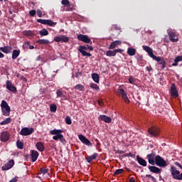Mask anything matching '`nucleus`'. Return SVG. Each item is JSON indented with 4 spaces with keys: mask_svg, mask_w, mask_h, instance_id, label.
Segmentation results:
<instances>
[{
    "mask_svg": "<svg viewBox=\"0 0 182 182\" xmlns=\"http://www.w3.org/2000/svg\"><path fill=\"white\" fill-rule=\"evenodd\" d=\"M126 92H124V90L120 88L118 90V95H121L122 96H123V95H125Z\"/></svg>",
    "mask_w": 182,
    "mask_h": 182,
    "instance_id": "obj_52",
    "label": "nucleus"
},
{
    "mask_svg": "<svg viewBox=\"0 0 182 182\" xmlns=\"http://www.w3.org/2000/svg\"><path fill=\"white\" fill-rule=\"evenodd\" d=\"M170 94L172 97H178V91H177L176 84L174 83L171 84Z\"/></svg>",
    "mask_w": 182,
    "mask_h": 182,
    "instance_id": "obj_11",
    "label": "nucleus"
},
{
    "mask_svg": "<svg viewBox=\"0 0 182 182\" xmlns=\"http://www.w3.org/2000/svg\"><path fill=\"white\" fill-rule=\"evenodd\" d=\"M87 50V46H80L78 48V51L82 55V56H87L90 58L92 56V53L86 52Z\"/></svg>",
    "mask_w": 182,
    "mask_h": 182,
    "instance_id": "obj_6",
    "label": "nucleus"
},
{
    "mask_svg": "<svg viewBox=\"0 0 182 182\" xmlns=\"http://www.w3.org/2000/svg\"><path fill=\"white\" fill-rule=\"evenodd\" d=\"M146 159H148V162L149 164L154 166L155 164V159H156V154L152 152L146 156Z\"/></svg>",
    "mask_w": 182,
    "mask_h": 182,
    "instance_id": "obj_12",
    "label": "nucleus"
},
{
    "mask_svg": "<svg viewBox=\"0 0 182 182\" xmlns=\"http://www.w3.org/2000/svg\"><path fill=\"white\" fill-rule=\"evenodd\" d=\"M54 41L55 42H62V35L55 37Z\"/></svg>",
    "mask_w": 182,
    "mask_h": 182,
    "instance_id": "obj_45",
    "label": "nucleus"
},
{
    "mask_svg": "<svg viewBox=\"0 0 182 182\" xmlns=\"http://www.w3.org/2000/svg\"><path fill=\"white\" fill-rule=\"evenodd\" d=\"M92 78L94 80V82H95V83H99L100 80V76L97 73H92Z\"/></svg>",
    "mask_w": 182,
    "mask_h": 182,
    "instance_id": "obj_25",
    "label": "nucleus"
},
{
    "mask_svg": "<svg viewBox=\"0 0 182 182\" xmlns=\"http://www.w3.org/2000/svg\"><path fill=\"white\" fill-rule=\"evenodd\" d=\"M57 97H63V92L61 90H56Z\"/></svg>",
    "mask_w": 182,
    "mask_h": 182,
    "instance_id": "obj_40",
    "label": "nucleus"
},
{
    "mask_svg": "<svg viewBox=\"0 0 182 182\" xmlns=\"http://www.w3.org/2000/svg\"><path fill=\"white\" fill-rule=\"evenodd\" d=\"M50 112H52L53 113H56V110H58V107L56 106V105L55 104H51L50 105Z\"/></svg>",
    "mask_w": 182,
    "mask_h": 182,
    "instance_id": "obj_32",
    "label": "nucleus"
},
{
    "mask_svg": "<svg viewBox=\"0 0 182 182\" xmlns=\"http://www.w3.org/2000/svg\"><path fill=\"white\" fill-rule=\"evenodd\" d=\"M16 146L18 149H20V150L23 149V143L21 141V140L18 139L16 141Z\"/></svg>",
    "mask_w": 182,
    "mask_h": 182,
    "instance_id": "obj_33",
    "label": "nucleus"
},
{
    "mask_svg": "<svg viewBox=\"0 0 182 182\" xmlns=\"http://www.w3.org/2000/svg\"><path fill=\"white\" fill-rule=\"evenodd\" d=\"M60 137H62V134H57V135H55L54 136H53V139L58 141V140H60Z\"/></svg>",
    "mask_w": 182,
    "mask_h": 182,
    "instance_id": "obj_46",
    "label": "nucleus"
},
{
    "mask_svg": "<svg viewBox=\"0 0 182 182\" xmlns=\"http://www.w3.org/2000/svg\"><path fill=\"white\" fill-rule=\"evenodd\" d=\"M171 174L175 180L178 179V176H180V172L178 170H177V168H176L174 166L171 167Z\"/></svg>",
    "mask_w": 182,
    "mask_h": 182,
    "instance_id": "obj_9",
    "label": "nucleus"
},
{
    "mask_svg": "<svg viewBox=\"0 0 182 182\" xmlns=\"http://www.w3.org/2000/svg\"><path fill=\"white\" fill-rule=\"evenodd\" d=\"M9 137H11V136L9 135L8 132H1V141H4V143L8 141V140H9Z\"/></svg>",
    "mask_w": 182,
    "mask_h": 182,
    "instance_id": "obj_18",
    "label": "nucleus"
},
{
    "mask_svg": "<svg viewBox=\"0 0 182 182\" xmlns=\"http://www.w3.org/2000/svg\"><path fill=\"white\" fill-rule=\"evenodd\" d=\"M114 43H115V46H119V45H122V41H114Z\"/></svg>",
    "mask_w": 182,
    "mask_h": 182,
    "instance_id": "obj_59",
    "label": "nucleus"
},
{
    "mask_svg": "<svg viewBox=\"0 0 182 182\" xmlns=\"http://www.w3.org/2000/svg\"><path fill=\"white\" fill-rule=\"evenodd\" d=\"M48 171H49V169H46L43 168H41V173H42V174H46Z\"/></svg>",
    "mask_w": 182,
    "mask_h": 182,
    "instance_id": "obj_53",
    "label": "nucleus"
},
{
    "mask_svg": "<svg viewBox=\"0 0 182 182\" xmlns=\"http://www.w3.org/2000/svg\"><path fill=\"white\" fill-rule=\"evenodd\" d=\"M146 70L148 72H151V70H153V68H151V65L146 66Z\"/></svg>",
    "mask_w": 182,
    "mask_h": 182,
    "instance_id": "obj_58",
    "label": "nucleus"
},
{
    "mask_svg": "<svg viewBox=\"0 0 182 182\" xmlns=\"http://www.w3.org/2000/svg\"><path fill=\"white\" fill-rule=\"evenodd\" d=\"M142 48L144 50H145V52H147L149 56H150V58H151L153 59V58L154 56V53H153V50L151 49V48H150L149 46H143Z\"/></svg>",
    "mask_w": 182,
    "mask_h": 182,
    "instance_id": "obj_17",
    "label": "nucleus"
},
{
    "mask_svg": "<svg viewBox=\"0 0 182 182\" xmlns=\"http://www.w3.org/2000/svg\"><path fill=\"white\" fill-rule=\"evenodd\" d=\"M1 52H3V53H11L12 52V47L7 46L4 47H0Z\"/></svg>",
    "mask_w": 182,
    "mask_h": 182,
    "instance_id": "obj_20",
    "label": "nucleus"
},
{
    "mask_svg": "<svg viewBox=\"0 0 182 182\" xmlns=\"http://www.w3.org/2000/svg\"><path fill=\"white\" fill-rule=\"evenodd\" d=\"M30 16H35L36 15V10H31L29 11Z\"/></svg>",
    "mask_w": 182,
    "mask_h": 182,
    "instance_id": "obj_54",
    "label": "nucleus"
},
{
    "mask_svg": "<svg viewBox=\"0 0 182 182\" xmlns=\"http://www.w3.org/2000/svg\"><path fill=\"white\" fill-rule=\"evenodd\" d=\"M155 164L159 166V167H167V162L160 155L156 156Z\"/></svg>",
    "mask_w": 182,
    "mask_h": 182,
    "instance_id": "obj_3",
    "label": "nucleus"
},
{
    "mask_svg": "<svg viewBox=\"0 0 182 182\" xmlns=\"http://www.w3.org/2000/svg\"><path fill=\"white\" fill-rule=\"evenodd\" d=\"M47 21L48 20H46V19H42V18L37 19V22L38 23H42L43 25H46Z\"/></svg>",
    "mask_w": 182,
    "mask_h": 182,
    "instance_id": "obj_42",
    "label": "nucleus"
},
{
    "mask_svg": "<svg viewBox=\"0 0 182 182\" xmlns=\"http://www.w3.org/2000/svg\"><path fill=\"white\" fill-rule=\"evenodd\" d=\"M175 166H177L178 167H179V168L182 169V165H181L180 163L178 162H175Z\"/></svg>",
    "mask_w": 182,
    "mask_h": 182,
    "instance_id": "obj_62",
    "label": "nucleus"
},
{
    "mask_svg": "<svg viewBox=\"0 0 182 182\" xmlns=\"http://www.w3.org/2000/svg\"><path fill=\"white\" fill-rule=\"evenodd\" d=\"M114 51L116 52V54L117 53H122V52H123V50H122V49H116V50H114Z\"/></svg>",
    "mask_w": 182,
    "mask_h": 182,
    "instance_id": "obj_63",
    "label": "nucleus"
},
{
    "mask_svg": "<svg viewBox=\"0 0 182 182\" xmlns=\"http://www.w3.org/2000/svg\"><path fill=\"white\" fill-rule=\"evenodd\" d=\"M1 111L4 116H9L11 113V107L8 105V102L5 100L1 101Z\"/></svg>",
    "mask_w": 182,
    "mask_h": 182,
    "instance_id": "obj_1",
    "label": "nucleus"
},
{
    "mask_svg": "<svg viewBox=\"0 0 182 182\" xmlns=\"http://www.w3.org/2000/svg\"><path fill=\"white\" fill-rule=\"evenodd\" d=\"M39 34L41 36H48V35H49V31H48L46 28H43L42 31H39Z\"/></svg>",
    "mask_w": 182,
    "mask_h": 182,
    "instance_id": "obj_31",
    "label": "nucleus"
},
{
    "mask_svg": "<svg viewBox=\"0 0 182 182\" xmlns=\"http://www.w3.org/2000/svg\"><path fill=\"white\" fill-rule=\"evenodd\" d=\"M74 89H76L77 90H80V92H82L83 89H85V86H83L81 84H78L74 87Z\"/></svg>",
    "mask_w": 182,
    "mask_h": 182,
    "instance_id": "obj_34",
    "label": "nucleus"
},
{
    "mask_svg": "<svg viewBox=\"0 0 182 182\" xmlns=\"http://www.w3.org/2000/svg\"><path fill=\"white\" fill-rule=\"evenodd\" d=\"M182 60V55L181 56H177L175 60H174V62H181Z\"/></svg>",
    "mask_w": 182,
    "mask_h": 182,
    "instance_id": "obj_55",
    "label": "nucleus"
},
{
    "mask_svg": "<svg viewBox=\"0 0 182 182\" xmlns=\"http://www.w3.org/2000/svg\"><path fill=\"white\" fill-rule=\"evenodd\" d=\"M113 28L115 29V31H120V28H119L117 24H114Z\"/></svg>",
    "mask_w": 182,
    "mask_h": 182,
    "instance_id": "obj_61",
    "label": "nucleus"
},
{
    "mask_svg": "<svg viewBox=\"0 0 182 182\" xmlns=\"http://www.w3.org/2000/svg\"><path fill=\"white\" fill-rule=\"evenodd\" d=\"M116 46H117L116 45V43H114V41H113L112 43H111V44L109 46V49H114L116 48Z\"/></svg>",
    "mask_w": 182,
    "mask_h": 182,
    "instance_id": "obj_51",
    "label": "nucleus"
},
{
    "mask_svg": "<svg viewBox=\"0 0 182 182\" xmlns=\"http://www.w3.org/2000/svg\"><path fill=\"white\" fill-rule=\"evenodd\" d=\"M152 59L154 60H156L158 63V65H161V69H166V65H167V63L164 60V58L160 57V56H156L154 55Z\"/></svg>",
    "mask_w": 182,
    "mask_h": 182,
    "instance_id": "obj_4",
    "label": "nucleus"
},
{
    "mask_svg": "<svg viewBox=\"0 0 182 182\" xmlns=\"http://www.w3.org/2000/svg\"><path fill=\"white\" fill-rule=\"evenodd\" d=\"M136 161H137V163H139V164L140 166H142L143 167L147 166V161H146V160H144V159L140 157V156H139V155L136 156Z\"/></svg>",
    "mask_w": 182,
    "mask_h": 182,
    "instance_id": "obj_19",
    "label": "nucleus"
},
{
    "mask_svg": "<svg viewBox=\"0 0 182 182\" xmlns=\"http://www.w3.org/2000/svg\"><path fill=\"white\" fill-rule=\"evenodd\" d=\"M98 154L97 153H94L91 156H87L85 159L87 161V163H92L93 160H95V159L97 157Z\"/></svg>",
    "mask_w": 182,
    "mask_h": 182,
    "instance_id": "obj_22",
    "label": "nucleus"
},
{
    "mask_svg": "<svg viewBox=\"0 0 182 182\" xmlns=\"http://www.w3.org/2000/svg\"><path fill=\"white\" fill-rule=\"evenodd\" d=\"M6 85V89H8V90H9L10 92H13V93H15V92H16V87L14 85H12V82H11V81L7 80Z\"/></svg>",
    "mask_w": 182,
    "mask_h": 182,
    "instance_id": "obj_16",
    "label": "nucleus"
},
{
    "mask_svg": "<svg viewBox=\"0 0 182 182\" xmlns=\"http://www.w3.org/2000/svg\"><path fill=\"white\" fill-rule=\"evenodd\" d=\"M129 182H136V180L134 179V177L129 178Z\"/></svg>",
    "mask_w": 182,
    "mask_h": 182,
    "instance_id": "obj_64",
    "label": "nucleus"
},
{
    "mask_svg": "<svg viewBox=\"0 0 182 182\" xmlns=\"http://www.w3.org/2000/svg\"><path fill=\"white\" fill-rule=\"evenodd\" d=\"M127 53L129 56H134V55H136V49L129 48L127 50Z\"/></svg>",
    "mask_w": 182,
    "mask_h": 182,
    "instance_id": "obj_28",
    "label": "nucleus"
},
{
    "mask_svg": "<svg viewBox=\"0 0 182 182\" xmlns=\"http://www.w3.org/2000/svg\"><path fill=\"white\" fill-rule=\"evenodd\" d=\"M78 139L80 140V141H82L83 144H85V146H93L92 142H90V141H89V139H87V138H86V136H83L82 134H80L78 136Z\"/></svg>",
    "mask_w": 182,
    "mask_h": 182,
    "instance_id": "obj_10",
    "label": "nucleus"
},
{
    "mask_svg": "<svg viewBox=\"0 0 182 182\" xmlns=\"http://www.w3.org/2000/svg\"><path fill=\"white\" fill-rule=\"evenodd\" d=\"M50 134L56 136L58 134V129L51 130L50 132Z\"/></svg>",
    "mask_w": 182,
    "mask_h": 182,
    "instance_id": "obj_56",
    "label": "nucleus"
},
{
    "mask_svg": "<svg viewBox=\"0 0 182 182\" xmlns=\"http://www.w3.org/2000/svg\"><path fill=\"white\" fill-rule=\"evenodd\" d=\"M168 36L171 42H173V43L178 42V36H177V34L176 33V32L171 30L168 31Z\"/></svg>",
    "mask_w": 182,
    "mask_h": 182,
    "instance_id": "obj_5",
    "label": "nucleus"
},
{
    "mask_svg": "<svg viewBox=\"0 0 182 182\" xmlns=\"http://www.w3.org/2000/svg\"><path fill=\"white\" fill-rule=\"evenodd\" d=\"M33 132H34L33 128L24 127L21 129L20 132V134L21 136H30V134H32Z\"/></svg>",
    "mask_w": 182,
    "mask_h": 182,
    "instance_id": "obj_8",
    "label": "nucleus"
},
{
    "mask_svg": "<svg viewBox=\"0 0 182 182\" xmlns=\"http://www.w3.org/2000/svg\"><path fill=\"white\" fill-rule=\"evenodd\" d=\"M38 157H39V153L37 151L32 150L31 151V161L35 163L36 160H38Z\"/></svg>",
    "mask_w": 182,
    "mask_h": 182,
    "instance_id": "obj_21",
    "label": "nucleus"
},
{
    "mask_svg": "<svg viewBox=\"0 0 182 182\" xmlns=\"http://www.w3.org/2000/svg\"><path fill=\"white\" fill-rule=\"evenodd\" d=\"M37 15H38V18H42V11L37 10Z\"/></svg>",
    "mask_w": 182,
    "mask_h": 182,
    "instance_id": "obj_57",
    "label": "nucleus"
},
{
    "mask_svg": "<svg viewBox=\"0 0 182 182\" xmlns=\"http://www.w3.org/2000/svg\"><path fill=\"white\" fill-rule=\"evenodd\" d=\"M123 169H117L114 172V176H119V174H122L123 173Z\"/></svg>",
    "mask_w": 182,
    "mask_h": 182,
    "instance_id": "obj_44",
    "label": "nucleus"
},
{
    "mask_svg": "<svg viewBox=\"0 0 182 182\" xmlns=\"http://www.w3.org/2000/svg\"><path fill=\"white\" fill-rule=\"evenodd\" d=\"M124 156V157H132V159H134V157H136V155L132 154V153H127Z\"/></svg>",
    "mask_w": 182,
    "mask_h": 182,
    "instance_id": "obj_47",
    "label": "nucleus"
},
{
    "mask_svg": "<svg viewBox=\"0 0 182 182\" xmlns=\"http://www.w3.org/2000/svg\"><path fill=\"white\" fill-rule=\"evenodd\" d=\"M146 177L149 178H151L152 181L153 182H157V179H156L154 178V176H151V175H149V174H146Z\"/></svg>",
    "mask_w": 182,
    "mask_h": 182,
    "instance_id": "obj_48",
    "label": "nucleus"
},
{
    "mask_svg": "<svg viewBox=\"0 0 182 182\" xmlns=\"http://www.w3.org/2000/svg\"><path fill=\"white\" fill-rule=\"evenodd\" d=\"M12 122V119L11 118H6L4 121H2L0 124L1 126H5V124H9Z\"/></svg>",
    "mask_w": 182,
    "mask_h": 182,
    "instance_id": "obj_30",
    "label": "nucleus"
},
{
    "mask_svg": "<svg viewBox=\"0 0 182 182\" xmlns=\"http://www.w3.org/2000/svg\"><path fill=\"white\" fill-rule=\"evenodd\" d=\"M98 120L100 122H105V123H112V118L106 115H100Z\"/></svg>",
    "mask_w": 182,
    "mask_h": 182,
    "instance_id": "obj_14",
    "label": "nucleus"
},
{
    "mask_svg": "<svg viewBox=\"0 0 182 182\" xmlns=\"http://www.w3.org/2000/svg\"><path fill=\"white\" fill-rule=\"evenodd\" d=\"M23 49H35V46L31 45V43H29V41H27L23 43Z\"/></svg>",
    "mask_w": 182,
    "mask_h": 182,
    "instance_id": "obj_24",
    "label": "nucleus"
},
{
    "mask_svg": "<svg viewBox=\"0 0 182 182\" xmlns=\"http://www.w3.org/2000/svg\"><path fill=\"white\" fill-rule=\"evenodd\" d=\"M15 164V161L14 159H11L5 166H3L1 167V170L6 171L14 167V165Z\"/></svg>",
    "mask_w": 182,
    "mask_h": 182,
    "instance_id": "obj_13",
    "label": "nucleus"
},
{
    "mask_svg": "<svg viewBox=\"0 0 182 182\" xmlns=\"http://www.w3.org/2000/svg\"><path fill=\"white\" fill-rule=\"evenodd\" d=\"M46 25H48V26H55V25H56V23L52 20L47 19Z\"/></svg>",
    "mask_w": 182,
    "mask_h": 182,
    "instance_id": "obj_38",
    "label": "nucleus"
},
{
    "mask_svg": "<svg viewBox=\"0 0 182 182\" xmlns=\"http://www.w3.org/2000/svg\"><path fill=\"white\" fill-rule=\"evenodd\" d=\"M148 133L151 137H157L160 134V129L156 126H152L148 129Z\"/></svg>",
    "mask_w": 182,
    "mask_h": 182,
    "instance_id": "obj_2",
    "label": "nucleus"
},
{
    "mask_svg": "<svg viewBox=\"0 0 182 182\" xmlns=\"http://www.w3.org/2000/svg\"><path fill=\"white\" fill-rule=\"evenodd\" d=\"M77 39L81 42H84V43H90V45L92 43V40L87 35L80 34L77 36Z\"/></svg>",
    "mask_w": 182,
    "mask_h": 182,
    "instance_id": "obj_7",
    "label": "nucleus"
},
{
    "mask_svg": "<svg viewBox=\"0 0 182 182\" xmlns=\"http://www.w3.org/2000/svg\"><path fill=\"white\" fill-rule=\"evenodd\" d=\"M36 147L37 150H38V151H45V145L41 141L37 142L36 144Z\"/></svg>",
    "mask_w": 182,
    "mask_h": 182,
    "instance_id": "obj_23",
    "label": "nucleus"
},
{
    "mask_svg": "<svg viewBox=\"0 0 182 182\" xmlns=\"http://www.w3.org/2000/svg\"><path fill=\"white\" fill-rule=\"evenodd\" d=\"M60 141L63 144H66V139H65V137L63 136V135H61V137H60Z\"/></svg>",
    "mask_w": 182,
    "mask_h": 182,
    "instance_id": "obj_49",
    "label": "nucleus"
},
{
    "mask_svg": "<svg viewBox=\"0 0 182 182\" xmlns=\"http://www.w3.org/2000/svg\"><path fill=\"white\" fill-rule=\"evenodd\" d=\"M36 43H38L39 45H49V40L39 39L36 41Z\"/></svg>",
    "mask_w": 182,
    "mask_h": 182,
    "instance_id": "obj_27",
    "label": "nucleus"
},
{
    "mask_svg": "<svg viewBox=\"0 0 182 182\" xmlns=\"http://www.w3.org/2000/svg\"><path fill=\"white\" fill-rule=\"evenodd\" d=\"M128 80L129 83H130L131 85H133V83L136 82V80H134V77H133L132 76H130Z\"/></svg>",
    "mask_w": 182,
    "mask_h": 182,
    "instance_id": "obj_50",
    "label": "nucleus"
},
{
    "mask_svg": "<svg viewBox=\"0 0 182 182\" xmlns=\"http://www.w3.org/2000/svg\"><path fill=\"white\" fill-rule=\"evenodd\" d=\"M23 35L24 36H33L34 33L33 31L29 30L23 31Z\"/></svg>",
    "mask_w": 182,
    "mask_h": 182,
    "instance_id": "obj_29",
    "label": "nucleus"
},
{
    "mask_svg": "<svg viewBox=\"0 0 182 182\" xmlns=\"http://www.w3.org/2000/svg\"><path fill=\"white\" fill-rule=\"evenodd\" d=\"M65 123H66L67 124H72V119H70V117L67 116V117H65Z\"/></svg>",
    "mask_w": 182,
    "mask_h": 182,
    "instance_id": "obj_43",
    "label": "nucleus"
},
{
    "mask_svg": "<svg viewBox=\"0 0 182 182\" xmlns=\"http://www.w3.org/2000/svg\"><path fill=\"white\" fill-rule=\"evenodd\" d=\"M19 55H21V50H14L12 53V59H16Z\"/></svg>",
    "mask_w": 182,
    "mask_h": 182,
    "instance_id": "obj_26",
    "label": "nucleus"
},
{
    "mask_svg": "<svg viewBox=\"0 0 182 182\" xmlns=\"http://www.w3.org/2000/svg\"><path fill=\"white\" fill-rule=\"evenodd\" d=\"M106 55L109 57L116 56V51H114V50H108V51H107Z\"/></svg>",
    "mask_w": 182,
    "mask_h": 182,
    "instance_id": "obj_35",
    "label": "nucleus"
},
{
    "mask_svg": "<svg viewBox=\"0 0 182 182\" xmlns=\"http://www.w3.org/2000/svg\"><path fill=\"white\" fill-rule=\"evenodd\" d=\"M123 100H124V102L127 104L130 103V100H129V97H127V94H124L122 96Z\"/></svg>",
    "mask_w": 182,
    "mask_h": 182,
    "instance_id": "obj_37",
    "label": "nucleus"
},
{
    "mask_svg": "<svg viewBox=\"0 0 182 182\" xmlns=\"http://www.w3.org/2000/svg\"><path fill=\"white\" fill-rule=\"evenodd\" d=\"M9 182H18V177L13 178Z\"/></svg>",
    "mask_w": 182,
    "mask_h": 182,
    "instance_id": "obj_60",
    "label": "nucleus"
},
{
    "mask_svg": "<svg viewBox=\"0 0 182 182\" xmlns=\"http://www.w3.org/2000/svg\"><path fill=\"white\" fill-rule=\"evenodd\" d=\"M62 5H65V6H70V2L69 0H62L61 1Z\"/></svg>",
    "mask_w": 182,
    "mask_h": 182,
    "instance_id": "obj_41",
    "label": "nucleus"
},
{
    "mask_svg": "<svg viewBox=\"0 0 182 182\" xmlns=\"http://www.w3.org/2000/svg\"><path fill=\"white\" fill-rule=\"evenodd\" d=\"M148 168L151 173H154L155 174H160V173H161V168H158L157 166H149Z\"/></svg>",
    "mask_w": 182,
    "mask_h": 182,
    "instance_id": "obj_15",
    "label": "nucleus"
},
{
    "mask_svg": "<svg viewBox=\"0 0 182 182\" xmlns=\"http://www.w3.org/2000/svg\"><path fill=\"white\" fill-rule=\"evenodd\" d=\"M90 87H91V89H94V90H100V88H99V85H97V84L91 83L90 85Z\"/></svg>",
    "mask_w": 182,
    "mask_h": 182,
    "instance_id": "obj_36",
    "label": "nucleus"
},
{
    "mask_svg": "<svg viewBox=\"0 0 182 182\" xmlns=\"http://www.w3.org/2000/svg\"><path fill=\"white\" fill-rule=\"evenodd\" d=\"M61 42H69V37L65 35H61Z\"/></svg>",
    "mask_w": 182,
    "mask_h": 182,
    "instance_id": "obj_39",
    "label": "nucleus"
}]
</instances>
